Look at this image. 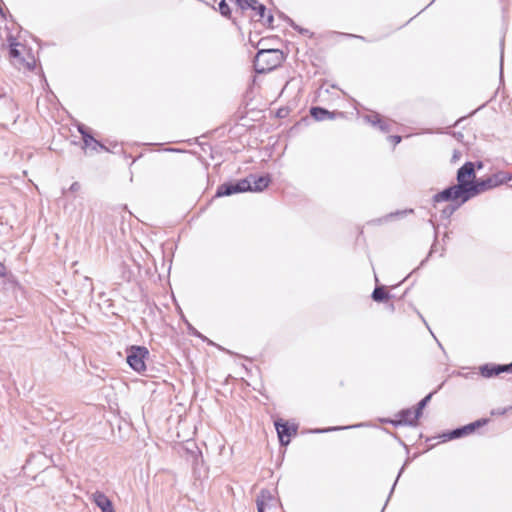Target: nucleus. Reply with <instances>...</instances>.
<instances>
[{"label": "nucleus", "instance_id": "obj_1", "mask_svg": "<svg viewBox=\"0 0 512 512\" xmlns=\"http://www.w3.org/2000/svg\"><path fill=\"white\" fill-rule=\"evenodd\" d=\"M284 54L279 49H260L254 58V68L259 74L270 72L281 65Z\"/></svg>", "mask_w": 512, "mask_h": 512}, {"label": "nucleus", "instance_id": "obj_2", "mask_svg": "<svg viewBox=\"0 0 512 512\" xmlns=\"http://www.w3.org/2000/svg\"><path fill=\"white\" fill-rule=\"evenodd\" d=\"M126 353V361L131 369L138 373L146 370V360L149 356V351L145 346L132 345L127 348Z\"/></svg>", "mask_w": 512, "mask_h": 512}, {"label": "nucleus", "instance_id": "obj_3", "mask_svg": "<svg viewBox=\"0 0 512 512\" xmlns=\"http://www.w3.org/2000/svg\"><path fill=\"white\" fill-rule=\"evenodd\" d=\"M466 195H467V190L462 189L461 185L455 184V185H451V186L445 188L441 192L436 193L433 196V202L439 203V202H443V201H455V200L460 199L459 205H461L469 200L468 196H466Z\"/></svg>", "mask_w": 512, "mask_h": 512}, {"label": "nucleus", "instance_id": "obj_4", "mask_svg": "<svg viewBox=\"0 0 512 512\" xmlns=\"http://www.w3.org/2000/svg\"><path fill=\"white\" fill-rule=\"evenodd\" d=\"M487 422H488V419H484V418L478 419V420L471 422L467 425L457 427L453 430L444 432L443 434L440 435V438L442 439L443 442L454 440V439H459L466 435L472 434L473 432L476 431V429L486 425Z\"/></svg>", "mask_w": 512, "mask_h": 512}, {"label": "nucleus", "instance_id": "obj_5", "mask_svg": "<svg viewBox=\"0 0 512 512\" xmlns=\"http://www.w3.org/2000/svg\"><path fill=\"white\" fill-rule=\"evenodd\" d=\"M250 183L247 179H240L235 182H225L218 186L216 197L230 196L236 193L248 192Z\"/></svg>", "mask_w": 512, "mask_h": 512}, {"label": "nucleus", "instance_id": "obj_6", "mask_svg": "<svg viewBox=\"0 0 512 512\" xmlns=\"http://www.w3.org/2000/svg\"><path fill=\"white\" fill-rule=\"evenodd\" d=\"M475 179V164L473 162L467 161L457 170V185H461L462 189L469 188Z\"/></svg>", "mask_w": 512, "mask_h": 512}, {"label": "nucleus", "instance_id": "obj_7", "mask_svg": "<svg viewBox=\"0 0 512 512\" xmlns=\"http://www.w3.org/2000/svg\"><path fill=\"white\" fill-rule=\"evenodd\" d=\"M279 499L268 489H262L256 497V505L258 512L266 510H276L279 506Z\"/></svg>", "mask_w": 512, "mask_h": 512}, {"label": "nucleus", "instance_id": "obj_8", "mask_svg": "<svg viewBox=\"0 0 512 512\" xmlns=\"http://www.w3.org/2000/svg\"><path fill=\"white\" fill-rule=\"evenodd\" d=\"M275 428L277 430V435L279 438V442L282 446H286L290 443V437L293 434L297 433L296 426H290L288 422L279 419L275 421Z\"/></svg>", "mask_w": 512, "mask_h": 512}, {"label": "nucleus", "instance_id": "obj_9", "mask_svg": "<svg viewBox=\"0 0 512 512\" xmlns=\"http://www.w3.org/2000/svg\"><path fill=\"white\" fill-rule=\"evenodd\" d=\"M495 188L494 187V184H493V181L491 179V176H488L486 178H480V179H475L473 181V184L470 185L469 188H467V195L469 200L479 194H481L482 192H485V191H488L490 189H493Z\"/></svg>", "mask_w": 512, "mask_h": 512}, {"label": "nucleus", "instance_id": "obj_10", "mask_svg": "<svg viewBox=\"0 0 512 512\" xmlns=\"http://www.w3.org/2000/svg\"><path fill=\"white\" fill-rule=\"evenodd\" d=\"M397 419L384 420L385 423H390L395 427L399 426H416L418 419H414V411L411 408L402 409L397 414Z\"/></svg>", "mask_w": 512, "mask_h": 512}, {"label": "nucleus", "instance_id": "obj_11", "mask_svg": "<svg viewBox=\"0 0 512 512\" xmlns=\"http://www.w3.org/2000/svg\"><path fill=\"white\" fill-rule=\"evenodd\" d=\"M245 179H247L250 183V189H248L249 192H262L264 191L269 184L271 183V176L269 174L265 175H255L250 174Z\"/></svg>", "mask_w": 512, "mask_h": 512}, {"label": "nucleus", "instance_id": "obj_12", "mask_svg": "<svg viewBox=\"0 0 512 512\" xmlns=\"http://www.w3.org/2000/svg\"><path fill=\"white\" fill-rule=\"evenodd\" d=\"M78 131L82 136L85 149L97 151L98 149L108 150L105 145L96 140L90 133L89 129L84 124L78 125Z\"/></svg>", "mask_w": 512, "mask_h": 512}, {"label": "nucleus", "instance_id": "obj_13", "mask_svg": "<svg viewBox=\"0 0 512 512\" xmlns=\"http://www.w3.org/2000/svg\"><path fill=\"white\" fill-rule=\"evenodd\" d=\"M236 5L241 11L252 10L255 15L259 17V20L263 19L266 15V6L258 2V0H235Z\"/></svg>", "mask_w": 512, "mask_h": 512}, {"label": "nucleus", "instance_id": "obj_14", "mask_svg": "<svg viewBox=\"0 0 512 512\" xmlns=\"http://www.w3.org/2000/svg\"><path fill=\"white\" fill-rule=\"evenodd\" d=\"M363 120L370 125L377 127L383 133H388L391 130L390 122L386 119H383L377 112L364 115Z\"/></svg>", "mask_w": 512, "mask_h": 512}, {"label": "nucleus", "instance_id": "obj_15", "mask_svg": "<svg viewBox=\"0 0 512 512\" xmlns=\"http://www.w3.org/2000/svg\"><path fill=\"white\" fill-rule=\"evenodd\" d=\"M91 501L101 512H115L112 501L101 491L94 492L91 495Z\"/></svg>", "mask_w": 512, "mask_h": 512}, {"label": "nucleus", "instance_id": "obj_16", "mask_svg": "<svg viewBox=\"0 0 512 512\" xmlns=\"http://www.w3.org/2000/svg\"><path fill=\"white\" fill-rule=\"evenodd\" d=\"M343 115L342 112H331L320 106H313L310 108V115L316 121H324L327 119H334L336 115Z\"/></svg>", "mask_w": 512, "mask_h": 512}, {"label": "nucleus", "instance_id": "obj_17", "mask_svg": "<svg viewBox=\"0 0 512 512\" xmlns=\"http://www.w3.org/2000/svg\"><path fill=\"white\" fill-rule=\"evenodd\" d=\"M480 373L485 378H491L503 373L501 364H484L480 367Z\"/></svg>", "mask_w": 512, "mask_h": 512}, {"label": "nucleus", "instance_id": "obj_18", "mask_svg": "<svg viewBox=\"0 0 512 512\" xmlns=\"http://www.w3.org/2000/svg\"><path fill=\"white\" fill-rule=\"evenodd\" d=\"M392 295L387 291L385 286H376L371 294L373 301L381 303L389 300Z\"/></svg>", "mask_w": 512, "mask_h": 512}, {"label": "nucleus", "instance_id": "obj_19", "mask_svg": "<svg viewBox=\"0 0 512 512\" xmlns=\"http://www.w3.org/2000/svg\"><path fill=\"white\" fill-rule=\"evenodd\" d=\"M494 187L506 184L512 180V175L505 171H498L491 175Z\"/></svg>", "mask_w": 512, "mask_h": 512}, {"label": "nucleus", "instance_id": "obj_20", "mask_svg": "<svg viewBox=\"0 0 512 512\" xmlns=\"http://www.w3.org/2000/svg\"><path fill=\"white\" fill-rule=\"evenodd\" d=\"M433 394H434V392L429 393L428 395H426L423 399H421L418 402V404L414 410V419H419L422 416L423 409L428 405Z\"/></svg>", "mask_w": 512, "mask_h": 512}, {"label": "nucleus", "instance_id": "obj_21", "mask_svg": "<svg viewBox=\"0 0 512 512\" xmlns=\"http://www.w3.org/2000/svg\"><path fill=\"white\" fill-rule=\"evenodd\" d=\"M18 45L19 43L17 42L10 43L9 56L10 58L17 60L19 64H24V58L21 56Z\"/></svg>", "mask_w": 512, "mask_h": 512}, {"label": "nucleus", "instance_id": "obj_22", "mask_svg": "<svg viewBox=\"0 0 512 512\" xmlns=\"http://www.w3.org/2000/svg\"><path fill=\"white\" fill-rule=\"evenodd\" d=\"M285 21L296 31H298L300 34L302 35H305V36H308V37H312L313 36V33L310 32L308 29L306 28H302L300 27L299 25H297L290 17L288 16H285Z\"/></svg>", "mask_w": 512, "mask_h": 512}, {"label": "nucleus", "instance_id": "obj_23", "mask_svg": "<svg viewBox=\"0 0 512 512\" xmlns=\"http://www.w3.org/2000/svg\"><path fill=\"white\" fill-rule=\"evenodd\" d=\"M414 210L413 209H405V210H398V211H395V212H392V213H389L388 215H386L383 220L385 221H388V220H392L396 217H404L406 216L407 214H411L413 213ZM379 222L382 221V219H379L378 220Z\"/></svg>", "mask_w": 512, "mask_h": 512}, {"label": "nucleus", "instance_id": "obj_24", "mask_svg": "<svg viewBox=\"0 0 512 512\" xmlns=\"http://www.w3.org/2000/svg\"><path fill=\"white\" fill-rule=\"evenodd\" d=\"M0 276L7 277V282L10 287H14L17 282L12 274L7 275L6 266L0 262Z\"/></svg>", "mask_w": 512, "mask_h": 512}, {"label": "nucleus", "instance_id": "obj_25", "mask_svg": "<svg viewBox=\"0 0 512 512\" xmlns=\"http://www.w3.org/2000/svg\"><path fill=\"white\" fill-rule=\"evenodd\" d=\"M219 12L222 16H224L226 18L231 17V9H230L229 5L227 4L226 0H221L219 2Z\"/></svg>", "mask_w": 512, "mask_h": 512}, {"label": "nucleus", "instance_id": "obj_26", "mask_svg": "<svg viewBox=\"0 0 512 512\" xmlns=\"http://www.w3.org/2000/svg\"><path fill=\"white\" fill-rule=\"evenodd\" d=\"M361 424H358V425H354V426H348V427H344L343 429H346V428H352V427H360ZM341 429L340 427H330V428H326V429H316L315 432L316 433H324V432H329V431H334V430H339Z\"/></svg>", "mask_w": 512, "mask_h": 512}, {"label": "nucleus", "instance_id": "obj_27", "mask_svg": "<svg viewBox=\"0 0 512 512\" xmlns=\"http://www.w3.org/2000/svg\"><path fill=\"white\" fill-rule=\"evenodd\" d=\"M501 53H500V77L503 74V58H504V39L501 40Z\"/></svg>", "mask_w": 512, "mask_h": 512}, {"label": "nucleus", "instance_id": "obj_28", "mask_svg": "<svg viewBox=\"0 0 512 512\" xmlns=\"http://www.w3.org/2000/svg\"><path fill=\"white\" fill-rule=\"evenodd\" d=\"M455 209H456V207L447 206L445 209H443L442 215L444 217L448 218L454 213Z\"/></svg>", "mask_w": 512, "mask_h": 512}, {"label": "nucleus", "instance_id": "obj_29", "mask_svg": "<svg viewBox=\"0 0 512 512\" xmlns=\"http://www.w3.org/2000/svg\"><path fill=\"white\" fill-rule=\"evenodd\" d=\"M388 139L394 144L397 145L401 142L402 137L399 135H391L388 137Z\"/></svg>", "mask_w": 512, "mask_h": 512}, {"label": "nucleus", "instance_id": "obj_30", "mask_svg": "<svg viewBox=\"0 0 512 512\" xmlns=\"http://www.w3.org/2000/svg\"><path fill=\"white\" fill-rule=\"evenodd\" d=\"M80 188H81V185H80V183H79V182H73V183L71 184V186L69 187V191H70V192H77V191H79V190H80Z\"/></svg>", "mask_w": 512, "mask_h": 512}, {"label": "nucleus", "instance_id": "obj_31", "mask_svg": "<svg viewBox=\"0 0 512 512\" xmlns=\"http://www.w3.org/2000/svg\"><path fill=\"white\" fill-rule=\"evenodd\" d=\"M273 21H274L273 15L272 14H268L264 24H266L268 27H272Z\"/></svg>", "mask_w": 512, "mask_h": 512}, {"label": "nucleus", "instance_id": "obj_32", "mask_svg": "<svg viewBox=\"0 0 512 512\" xmlns=\"http://www.w3.org/2000/svg\"><path fill=\"white\" fill-rule=\"evenodd\" d=\"M404 468H405V465H403V466H402V468L400 469V471H399V473H398V475H397V478H396V480H395V482H394V484H393V486H392V488H391L390 495L393 493L394 488H395V486H396V483H397V481H398L399 477L401 476L402 472L404 471Z\"/></svg>", "mask_w": 512, "mask_h": 512}, {"label": "nucleus", "instance_id": "obj_33", "mask_svg": "<svg viewBox=\"0 0 512 512\" xmlns=\"http://www.w3.org/2000/svg\"><path fill=\"white\" fill-rule=\"evenodd\" d=\"M501 366L503 367V372H512V362L510 364H501Z\"/></svg>", "mask_w": 512, "mask_h": 512}, {"label": "nucleus", "instance_id": "obj_34", "mask_svg": "<svg viewBox=\"0 0 512 512\" xmlns=\"http://www.w3.org/2000/svg\"><path fill=\"white\" fill-rule=\"evenodd\" d=\"M166 151L169 152H184V150L178 149V148H167Z\"/></svg>", "mask_w": 512, "mask_h": 512}, {"label": "nucleus", "instance_id": "obj_35", "mask_svg": "<svg viewBox=\"0 0 512 512\" xmlns=\"http://www.w3.org/2000/svg\"><path fill=\"white\" fill-rule=\"evenodd\" d=\"M25 65H26L28 70H33V68H34V63L31 64V63L27 62Z\"/></svg>", "mask_w": 512, "mask_h": 512}, {"label": "nucleus", "instance_id": "obj_36", "mask_svg": "<svg viewBox=\"0 0 512 512\" xmlns=\"http://www.w3.org/2000/svg\"><path fill=\"white\" fill-rule=\"evenodd\" d=\"M189 329L193 331L194 335H199V333L191 325H189Z\"/></svg>", "mask_w": 512, "mask_h": 512}, {"label": "nucleus", "instance_id": "obj_37", "mask_svg": "<svg viewBox=\"0 0 512 512\" xmlns=\"http://www.w3.org/2000/svg\"><path fill=\"white\" fill-rule=\"evenodd\" d=\"M285 16H286V15H285L284 13L279 12V17H280V18H282L284 21H285Z\"/></svg>", "mask_w": 512, "mask_h": 512}, {"label": "nucleus", "instance_id": "obj_38", "mask_svg": "<svg viewBox=\"0 0 512 512\" xmlns=\"http://www.w3.org/2000/svg\"><path fill=\"white\" fill-rule=\"evenodd\" d=\"M476 166L478 169H481L483 167V164H482V162L479 161V162H477Z\"/></svg>", "mask_w": 512, "mask_h": 512}, {"label": "nucleus", "instance_id": "obj_39", "mask_svg": "<svg viewBox=\"0 0 512 512\" xmlns=\"http://www.w3.org/2000/svg\"><path fill=\"white\" fill-rule=\"evenodd\" d=\"M389 496H391V495L389 494ZM388 498H390V497H388ZM387 500H389V499H387ZM386 502H388V501H386ZM386 505H387V503H385V505H383L382 510H385Z\"/></svg>", "mask_w": 512, "mask_h": 512}, {"label": "nucleus", "instance_id": "obj_40", "mask_svg": "<svg viewBox=\"0 0 512 512\" xmlns=\"http://www.w3.org/2000/svg\"><path fill=\"white\" fill-rule=\"evenodd\" d=\"M389 496H391V495L389 494ZM388 498H390V497H388ZM387 500H389V499H387ZM386 502H388V501H386ZM386 505H387V503H385V505H383L382 510H385Z\"/></svg>", "mask_w": 512, "mask_h": 512}, {"label": "nucleus", "instance_id": "obj_41", "mask_svg": "<svg viewBox=\"0 0 512 512\" xmlns=\"http://www.w3.org/2000/svg\"><path fill=\"white\" fill-rule=\"evenodd\" d=\"M350 36H351L352 38H355V37H356V35H350ZM357 38H361V39H363V37H361V36H357Z\"/></svg>", "mask_w": 512, "mask_h": 512}, {"label": "nucleus", "instance_id": "obj_42", "mask_svg": "<svg viewBox=\"0 0 512 512\" xmlns=\"http://www.w3.org/2000/svg\"><path fill=\"white\" fill-rule=\"evenodd\" d=\"M425 261H426V259H425V260H423V261L420 263V266L424 265Z\"/></svg>", "mask_w": 512, "mask_h": 512}]
</instances>
